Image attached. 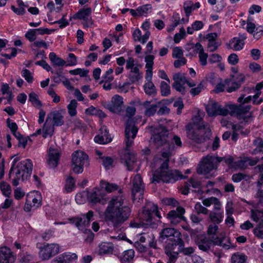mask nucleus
<instances>
[{
    "mask_svg": "<svg viewBox=\"0 0 263 263\" xmlns=\"http://www.w3.org/2000/svg\"><path fill=\"white\" fill-rule=\"evenodd\" d=\"M123 103L122 97L119 95H115L112 98L111 103L108 105V108L110 111L118 114L122 110Z\"/></svg>",
    "mask_w": 263,
    "mask_h": 263,
    "instance_id": "21",
    "label": "nucleus"
},
{
    "mask_svg": "<svg viewBox=\"0 0 263 263\" xmlns=\"http://www.w3.org/2000/svg\"><path fill=\"white\" fill-rule=\"evenodd\" d=\"M160 235V238L162 240L165 238H167V239H173L178 236H181V234L174 228H165L161 231Z\"/></svg>",
    "mask_w": 263,
    "mask_h": 263,
    "instance_id": "27",
    "label": "nucleus"
},
{
    "mask_svg": "<svg viewBox=\"0 0 263 263\" xmlns=\"http://www.w3.org/2000/svg\"><path fill=\"white\" fill-rule=\"evenodd\" d=\"M145 92L149 96L155 95L156 89L152 81L147 82L143 86Z\"/></svg>",
    "mask_w": 263,
    "mask_h": 263,
    "instance_id": "39",
    "label": "nucleus"
},
{
    "mask_svg": "<svg viewBox=\"0 0 263 263\" xmlns=\"http://www.w3.org/2000/svg\"><path fill=\"white\" fill-rule=\"evenodd\" d=\"M184 213V208L177 206L176 210H171L168 213L167 218L172 225H177L181 221L185 220L183 216Z\"/></svg>",
    "mask_w": 263,
    "mask_h": 263,
    "instance_id": "14",
    "label": "nucleus"
},
{
    "mask_svg": "<svg viewBox=\"0 0 263 263\" xmlns=\"http://www.w3.org/2000/svg\"><path fill=\"white\" fill-rule=\"evenodd\" d=\"M135 256V251L133 249H129L124 251L120 257L121 263H130Z\"/></svg>",
    "mask_w": 263,
    "mask_h": 263,
    "instance_id": "35",
    "label": "nucleus"
},
{
    "mask_svg": "<svg viewBox=\"0 0 263 263\" xmlns=\"http://www.w3.org/2000/svg\"><path fill=\"white\" fill-rule=\"evenodd\" d=\"M103 165L106 168L109 169L112 166L113 160L110 157H102L101 158Z\"/></svg>",
    "mask_w": 263,
    "mask_h": 263,
    "instance_id": "54",
    "label": "nucleus"
},
{
    "mask_svg": "<svg viewBox=\"0 0 263 263\" xmlns=\"http://www.w3.org/2000/svg\"><path fill=\"white\" fill-rule=\"evenodd\" d=\"M157 105L156 104H151L149 107L145 109L144 114L147 117L153 116L156 112L157 109Z\"/></svg>",
    "mask_w": 263,
    "mask_h": 263,
    "instance_id": "55",
    "label": "nucleus"
},
{
    "mask_svg": "<svg viewBox=\"0 0 263 263\" xmlns=\"http://www.w3.org/2000/svg\"><path fill=\"white\" fill-rule=\"evenodd\" d=\"M88 201L92 204L100 203L105 204L106 203V200L105 198V194L102 190L99 188H93L91 192L87 194Z\"/></svg>",
    "mask_w": 263,
    "mask_h": 263,
    "instance_id": "13",
    "label": "nucleus"
},
{
    "mask_svg": "<svg viewBox=\"0 0 263 263\" xmlns=\"http://www.w3.org/2000/svg\"><path fill=\"white\" fill-rule=\"evenodd\" d=\"M172 135L164 127L160 126L156 129L152 139L157 149L161 151L162 157L171 156L175 149V146L171 143Z\"/></svg>",
    "mask_w": 263,
    "mask_h": 263,
    "instance_id": "2",
    "label": "nucleus"
},
{
    "mask_svg": "<svg viewBox=\"0 0 263 263\" xmlns=\"http://www.w3.org/2000/svg\"><path fill=\"white\" fill-rule=\"evenodd\" d=\"M32 167L33 164L30 159H26L18 163L11 175V177H13L12 181L13 185L17 186L20 180L24 181L30 177L32 173Z\"/></svg>",
    "mask_w": 263,
    "mask_h": 263,
    "instance_id": "4",
    "label": "nucleus"
},
{
    "mask_svg": "<svg viewBox=\"0 0 263 263\" xmlns=\"http://www.w3.org/2000/svg\"><path fill=\"white\" fill-rule=\"evenodd\" d=\"M49 118V115L48 116L43 129V137L44 138H46L48 136H51L54 132V125L53 124H49L47 123Z\"/></svg>",
    "mask_w": 263,
    "mask_h": 263,
    "instance_id": "37",
    "label": "nucleus"
},
{
    "mask_svg": "<svg viewBox=\"0 0 263 263\" xmlns=\"http://www.w3.org/2000/svg\"><path fill=\"white\" fill-rule=\"evenodd\" d=\"M183 54V50L180 47H176L174 48L172 53V56L174 58H182Z\"/></svg>",
    "mask_w": 263,
    "mask_h": 263,
    "instance_id": "63",
    "label": "nucleus"
},
{
    "mask_svg": "<svg viewBox=\"0 0 263 263\" xmlns=\"http://www.w3.org/2000/svg\"><path fill=\"white\" fill-rule=\"evenodd\" d=\"M61 155V151L59 148H54L51 146L49 148L47 163L50 168H55L58 166Z\"/></svg>",
    "mask_w": 263,
    "mask_h": 263,
    "instance_id": "16",
    "label": "nucleus"
},
{
    "mask_svg": "<svg viewBox=\"0 0 263 263\" xmlns=\"http://www.w3.org/2000/svg\"><path fill=\"white\" fill-rule=\"evenodd\" d=\"M154 56L153 55H148L145 57V62H146L145 68L153 69L154 65Z\"/></svg>",
    "mask_w": 263,
    "mask_h": 263,
    "instance_id": "61",
    "label": "nucleus"
},
{
    "mask_svg": "<svg viewBox=\"0 0 263 263\" xmlns=\"http://www.w3.org/2000/svg\"><path fill=\"white\" fill-rule=\"evenodd\" d=\"M78 105V103L76 100H72L70 103L67 106L68 111L69 115L71 117L77 115V111L76 110Z\"/></svg>",
    "mask_w": 263,
    "mask_h": 263,
    "instance_id": "45",
    "label": "nucleus"
},
{
    "mask_svg": "<svg viewBox=\"0 0 263 263\" xmlns=\"http://www.w3.org/2000/svg\"><path fill=\"white\" fill-rule=\"evenodd\" d=\"M251 218L255 222L263 221V210H251Z\"/></svg>",
    "mask_w": 263,
    "mask_h": 263,
    "instance_id": "46",
    "label": "nucleus"
},
{
    "mask_svg": "<svg viewBox=\"0 0 263 263\" xmlns=\"http://www.w3.org/2000/svg\"><path fill=\"white\" fill-rule=\"evenodd\" d=\"M190 186L194 189H198L199 191H200L201 188L200 182L194 178H191L188 182L185 183L182 193L184 195H187L189 193Z\"/></svg>",
    "mask_w": 263,
    "mask_h": 263,
    "instance_id": "30",
    "label": "nucleus"
},
{
    "mask_svg": "<svg viewBox=\"0 0 263 263\" xmlns=\"http://www.w3.org/2000/svg\"><path fill=\"white\" fill-rule=\"evenodd\" d=\"M36 34L34 29H29L25 34V36L30 42H35L36 39Z\"/></svg>",
    "mask_w": 263,
    "mask_h": 263,
    "instance_id": "58",
    "label": "nucleus"
},
{
    "mask_svg": "<svg viewBox=\"0 0 263 263\" xmlns=\"http://www.w3.org/2000/svg\"><path fill=\"white\" fill-rule=\"evenodd\" d=\"M0 188L3 194L6 197H9L11 193V186L6 182H2L0 184Z\"/></svg>",
    "mask_w": 263,
    "mask_h": 263,
    "instance_id": "51",
    "label": "nucleus"
},
{
    "mask_svg": "<svg viewBox=\"0 0 263 263\" xmlns=\"http://www.w3.org/2000/svg\"><path fill=\"white\" fill-rule=\"evenodd\" d=\"M1 91L3 95H7L5 97L8 102L10 103L12 99L11 92L10 91V87L7 84H3L1 86Z\"/></svg>",
    "mask_w": 263,
    "mask_h": 263,
    "instance_id": "42",
    "label": "nucleus"
},
{
    "mask_svg": "<svg viewBox=\"0 0 263 263\" xmlns=\"http://www.w3.org/2000/svg\"><path fill=\"white\" fill-rule=\"evenodd\" d=\"M91 13V9L90 8H83L76 13L73 16V18L75 20H82L86 22L91 24L92 21L90 17Z\"/></svg>",
    "mask_w": 263,
    "mask_h": 263,
    "instance_id": "23",
    "label": "nucleus"
},
{
    "mask_svg": "<svg viewBox=\"0 0 263 263\" xmlns=\"http://www.w3.org/2000/svg\"><path fill=\"white\" fill-rule=\"evenodd\" d=\"M165 253L168 258L167 263H175L180 253L177 251L175 252L165 251Z\"/></svg>",
    "mask_w": 263,
    "mask_h": 263,
    "instance_id": "50",
    "label": "nucleus"
},
{
    "mask_svg": "<svg viewBox=\"0 0 263 263\" xmlns=\"http://www.w3.org/2000/svg\"><path fill=\"white\" fill-rule=\"evenodd\" d=\"M194 208L198 215L200 214H203L204 215L208 214L209 210L206 208L202 206L200 202L196 203Z\"/></svg>",
    "mask_w": 263,
    "mask_h": 263,
    "instance_id": "53",
    "label": "nucleus"
},
{
    "mask_svg": "<svg viewBox=\"0 0 263 263\" xmlns=\"http://www.w3.org/2000/svg\"><path fill=\"white\" fill-rule=\"evenodd\" d=\"M22 75L28 83H31L32 82L33 77L29 70L27 69H23L22 71Z\"/></svg>",
    "mask_w": 263,
    "mask_h": 263,
    "instance_id": "60",
    "label": "nucleus"
},
{
    "mask_svg": "<svg viewBox=\"0 0 263 263\" xmlns=\"http://www.w3.org/2000/svg\"><path fill=\"white\" fill-rule=\"evenodd\" d=\"M217 163H222L228 165L229 166H233L234 158L230 155H226L224 157L215 156Z\"/></svg>",
    "mask_w": 263,
    "mask_h": 263,
    "instance_id": "38",
    "label": "nucleus"
},
{
    "mask_svg": "<svg viewBox=\"0 0 263 263\" xmlns=\"http://www.w3.org/2000/svg\"><path fill=\"white\" fill-rule=\"evenodd\" d=\"M186 129L187 137L197 143H203L211 135L210 128L194 127L191 123L186 126Z\"/></svg>",
    "mask_w": 263,
    "mask_h": 263,
    "instance_id": "7",
    "label": "nucleus"
},
{
    "mask_svg": "<svg viewBox=\"0 0 263 263\" xmlns=\"http://www.w3.org/2000/svg\"><path fill=\"white\" fill-rule=\"evenodd\" d=\"M204 116L203 112L198 111L197 115L192 119L194 127H200L201 128H210L208 124H205L203 120Z\"/></svg>",
    "mask_w": 263,
    "mask_h": 263,
    "instance_id": "29",
    "label": "nucleus"
},
{
    "mask_svg": "<svg viewBox=\"0 0 263 263\" xmlns=\"http://www.w3.org/2000/svg\"><path fill=\"white\" fill-rule=\"evenodd\" d=\"M245 95H241L237 100V101L240 103L239 105H236V106H249L250 108L248 110V111L242 112V114L239 116L238 115H235L237 116V118L239 119H243L245 121H247L249 117L251 116V113L250 112V110L251 109V106L250 105H245V104L248 103L250 102L252 97L251 96H249L246 98H245Z\"/></svg>",
    "mask_w": 263,
    "mask_h": 263,
    "instance_id": "20",
    "label": "nucleus"
},
{
    "mask_svg": "<svg viewBox=\"0 0 263 263\" xmlns=\"http://www.w3.org/2000/svg\"><path fill=\"white\" fill-rule=\"evenodd\" d=\"M173 19L172 23L170 24L167 28V30L168 32H171L173 31L174 29L181 23L180 17L178 14L173 15Z\"/></svg>",
    "mask_w": 263,
    "mask_h": 263,
    "instance_id": "48",
    "label": "nucleus"
},
{
    "mask_svg": "<svg viewBox=\"0 0 263 263\" xmlns=\"http://www.w3.org/2000/svg\"><path fill=\"white\" fill-rule=\"evenodd\" d=\"M76 187V181L71 176H69L66 180L65 189L67 192H71Z\"/></svg>",
    "mask_w": 263,
    "mask_h": 263,
    "instance_id": "44",
    "label": "nucleus"
},
{
    "mask_svg": "<svg viewBox=\"0 0 263 263\" xmlns=\"http://www.w3.org/2000/svg\"><path fill=\"white\" fill-rule=\"evenodd\" d=\"M161 93L163 96H167L171 93V88L169 84L162 81L160 84Z\"/></svg>",
    "mask_w": 263,
    "mask_h": 263,
    "instance_id": "49",
    "label": "nucleus"
},
{
    "mask_svg": "<svg viewBox=\"0 0 263 263\" xmlns=\"http://www.w3.org/2000/svg\"><path fill=\"white\" fill-rule=\"evenodd\" d=\"M72 171L76 174L82 173L84 166L89 164L88 156L83 151H77L72 155Z\"/></svg>",
    "mask_w": 263,
    "mask_h": 263,
    "instance_id": "8",
    "label": "nucleus"
},
{
    "mask_svg": "<svg viewBox=\"0 0 263 263\" xmlns=\"http://www.w3.org/2000/svg\"><path fill=\"white\" fill-rule=\"evenodd\" d=\"M124 162L128 171H132L134 168L135 163L137 161V158L135 154L128 152L124 154L121 158Z\"/></svg>",
    "mask_w": 263,
    "mask_h": 263,
    "instance_id": "25",
    "label": "nucleus"
},
{
    "mask_svg": "<svg viewBox=\"0 0 263 263\" xmlns=\"http://www.w3.org/2000/svg\"><path fill=\"white\" fill-rule=\"evenodd\" d=\"M196 243L200 250L206 252H208L215 245L214 241L203 236L198 237Z\"/></svg>",
    "mask_w": 263,
    "mask_h": 263,
    "instance_id": "22",
    "label": "nucleus"
},
{
    "mask_svg": "<svg viewBox=\"0 0 263 263\" xmlns=\"http://www.w3.org/2000/svg\"><path fill=\"white\" fill-rule=\"evenodd\" d=\"M77 259L76 254L65 252L54 257L50 263H77Z\"/></svg>",
    "mask_w": 263,
    "mask_h": 263,
    "instance_id": "17",
    "label": "nucleus"
},
{
    "mask_svg": "<svg viewBox=\"0 0 263 263\" xmlns=\"http://www.w3.org/2000/svg\"><path fill=\"white\" fill-rule=\"evenodd\" d=\"M184 246V242L181 236H178L173 239H167L164 248L165 251L175 252H179L182 247Z\"/></svg>",
    "mask_w": 263,
    "mask_h": 263,
    "instance_id": "15",
    "label": "nucleus"
},
{
    "mask_svg": "<svg viewBox=\"0 0 263 263\" xmlns=\"http://www.w3.org/2000/svg\"><path fill=\"white\" fill-rule=\"evenodd\" d=\"M88 71L77 68L74 70L69 71V73L73 75H80L81 77H86L88 74Z\"/></svg>",
    "mask_w": 263,
    "mask_h": 263,
    "instance_id": "62",
    "label": "nucleus"
},
{
    "mask_svg": "<svg viewBox=\"0 0 263 263\" xmlns=\"http://www.w3.org/2000/svg\"><path fill=\"white\" fill-rule=\"evenodd\" d=\"M49 58L53 65L57 66H63L65 64L64 60L57 57L54 52H50L49 55Z\"/></svg>",
    "mask_w": 263,
    "mask_h": 263,
    "instance_id": "41",
    "label": "nucleus"
},
{
    "mask_svg": "<svg viewBox=\"0 0 263 263\" xmlns=\"http://www.w3.org/2000/svg\"><path fill=\"white\" fill-rule=\"evenodd\" d=\"M173 80H174V83L179 84L180 85H184L185 84H187L190 87H193L195 86V83L187 79L183 73H175L173 76Z\"/></svg>",
    "mask_w": 263,
    "mask_h": 263,
    "instance_id": "28",
    "label": "nucleus"
},
{
    "mask_svg": "<svg viewBox=\"0 0 263 263\" xmlns=\"http://www.w3.org/2000/svg\"><path fill=\"white\" fill-rule=\"evenodd\" d=\"M245 42L240 41V40H237V38L236 37H234L230 41L231 48L235 51H239L241 50L243 48Z\"/></svg>",
    "mask_w": 263,
    "mask_h": 263,
    "instance_id": "40",
    "label": "nucleus"
},
{
    "mask_svg": "<svg viewBox=\"0 0 263 263\" xmlns=\"http://www.w3.org/2000/svg\"><path fill=\"white\" fill-rule=\"evenodd\" d=\"M52 73H54V75L53 76L52 79L54 82L56 83H60L65 79L64 76L63 75L62 72L61 71H56L53 72L51 71Z\"/></svg>",
    "mask_w": 263,
    "mask_h": 263,
    "instance_id": "57",
    "label": "nucleus"
},
{
    "mask_svg": "<svg viewBox=\"0 0 263 263\" xmlns=\"http://www.w3.org/2000/svg\"><path fill=\"white\" fill-rule=\"evenodd\" d=\"M152 8L151 5L147 4L139 7L137 8V11L139 15H145L148 13L149 10Z\"/></svg>",
    "mask_w": 263,
    "mask_h": 263,
    "instance_id": "52",
    "label": "nucleus"
},
{
    "mask_svg": "<svg viewBox=\"0 0 263 263\" xmlns=\"http://www.w3.org/2000/svg\"><path fill=\"white\" fill-rule=\"evenodd\" d=\"M143 77L142 73L140 72L138 66H135L132 68L128 73V79L132 83H135L142 79Z\"/></svg>",
    "mask_w": 263,
    "mask_h": 263,
    "instance_id": "32",
    "label": "nucleus"
},
{
    "mask_svg": "<svg viewBox=\"0 0 263 263\" xmlns=\"http://www.w3.org/2000/svg\"><path fill=\"white\" fill-rule=\"evenodd\" d=\"M215 245H218L223 249L228 250L235 246L232 244L230 239L226 236H221L220 238L217 237L214 240Z\"/></svg>",
    "mask_w": 263,
    "mask_h": 263,
    "instance_id": "31",
    "label": "nucleus"
},
{
    "mask_svg": "<svg viewBox=\"0 0 263 263\" xmlns=\"http://www.w3.org/2000/svg\"><path fill=\"white\" fill-rule=\"evenodd\" d=\"M229 82L230 81H228V80H226L225 81L226 84L228 86V88L227 89V91L228 92H231L232 91H234L236 90L237 89H238L240 86V83H236V82H232L231 83V85L229 86Z\"/></svg>",
    "mask_w": 263,
    "mask_h": 263,
    "instance_id": "59",
    "label": "nucleus"
},
{
    "mask_svg": "<svg viewBox=\"0 0 263 263\" xmlns=\"http://www.w3.org/2000/svg\"><path fill=\"white\" fill-rule=\"evenodd\" d=\"M246 257L243 254L236 253L232 255L231 257L232 263H245Z\"/></svg>",
    "mask_w": 263,
    "mask_h": 263,
    "instance_id": "43",
    "label": "nucleus"
},
{
    "mask_svg": "<svg viewBox=\"0 0 263 263\" xmlns=\"http://www.w3.org/2000/svg\"><path fill=\"white\" fill-rule=\"evenodd\" d=\"M60 252L58 243H46L40 248L39 257L43 260H48Z\"/></svg>",
    "mask_w": 263,
    "mask_h": 263,
    "instance_id": "11",
    "label": "nucleus"
},
{
    "mask_svg": "<svg viewBox=\"0 0 263 263\" xmlns=\"http://www.w3.org/2000/svg\"><path fill=\"white\" fill-rule=\"evenodd\" d=\"M100 186L108 193L118 191V194L113 196L108 202L103 216L105 221L110 223L114 228H118L128 219L130 215L131 210L127 205L126 197L122 190L115 183L101 181Z\"/></svg>",
    "mask_w": 263,
    "mask_h": 263,
    "instance_id": "1",
    "label": "nucleus"
},
{
    "mask_svg": "<svg viewBox=\"0 0 263 263\" xmlns=\"http://www.w3.org/2000/svg\"><path fill=\"white\" fill-rule=\"evenodd\" d=\"M93 212L89 211L86 215H82L80 217L70 218L67 219L69 223L74 224L75 226L82 232L86 230L93 220Z\"/></svg>",
    "mask_w": 263,
    "mask_h": 263,
    "instance_id": "9",
    "label": "nucleus"
},
{
    "mask_svg": "<svg viewBox=\"0 0 263 263\" xmlns=\"http://www.w3.org/2000/svg\"><path fill=\"white\" fill-rule=\"evenodd\" d=\"M162 203L166 205H171L172 206H179V203L174 198H166L162 200Z\"/></svg>",
    "mask_w": 263,
    "mask_h": 263,
    "instance_id": "56",
    "label": "nucleus"
},
{
    "mask_svg": "<svg viewBox=\"0 0 263 263\" xmlns=\"http://www.w3.org/2000/svg\"><path fill=\"white\" fill-rule=\"evenodd\" d=\"M191 48L196 50L199 54V62L202 66H205L207 63L208 54L204 52V49L200 43L196 44H191Z\"/></svg>",
    "mask_w": 263,
    "mask_h": 263,
    "instance_id": "24",
    "label": "nucleus"
},
{
    "mask_svg": "<svg viewBox=\"0 0 263 263\" xmlns=\"http://www.w3.org/2000/svg\"><path fill=\"white\" fill-rule=\"evenodd\" d=\"M29 101L35 107H40L42 105L41 101L39 100L37 95L32 92L29 95Z\"/></svg>",
    "mask_w": 263,
    "mask_h": 263,
    "instance_id": "47",
    "label": "nucleus"
},
{
    "mask_svg": "<svg viewBox=\"0 0 263 263\" xmlns=\"http://www.w3.org/2000/svg\"><path fill=\"white\" fill-rule=\"evenodd\" d=\"M114 245L108 242H102L99 246L98 254L99 255L112 254L114 251Z\"/></svg>",
    "mask_w": 263,
    "mask_h": 263,
    "instance_id": "33",
    "label": "nucleus"
},
{
    "mask_svg": "<svg viewBox=\"0 0 263 263\" xmlns=\"http://www.w3.org/2000/svg\"><path fill=\"white\" fill-rule=\"evenodd\" d=\"M254 235L259 238H263V225L260 224L259 227L253 230Z\"/></svg>",
    "mask_w": 263,
    "mask_h": 263,
    "instance_id": "64",
    "label": "nucleus"
},
{
    "mask_svg": "<svg viewBox=\"0 0 263 263\" xmlns=\"http://www.w3.org/2000/svg\"><path fill=\"white\" fill-rule=\"evenodd\" d=\"M15 259V256L8 247H0V263H14Z\"/></svg>",
    "mask_w": 263,
    "mask_h": 263,
    "instance_id": "19",
    "label": "nucleus"
},
{
    "mask_svg": "<svg viewBox=\"0 0 263 263\" xmlns=\"http://www.w3.org/2000/svg\"><path fill=\"white\" fill-rule=\"evenodd\" d=\"M112 138L109 134L108 130L105 125H103L101 127L99 134L94 138L95 142L100 144L108 143L110 142Z\"/></svg>",
    "mask_w": 263,
    "mask_h": 263,
    "instance_id": "18",
    "label": "nucleus"
},
{
    "mask_svg": "<svg viewBox=\"0 0 263 263\" xmlns=\"http://www.w3.org/2000/svg\"><path fill=\"white\" fill-rule=\"evenodd\" d=\"M211 220L216 224L220 223L223 220V212L211 211L209 214Z\"/></svg>",
    "mask_w": 263,
    "mask_h": 263,
    "instance_id": "36",
    "label": "nucleus"
},
{
    "mask_svg": "<svg viewBox=\"0 0 263 263\" xmlns=\"http://www.w3.org/2000/svg\"><path fill=\"white\" fill-rule=\"evenodd\" d=\"M132 194L133 200L142 199L145 185L139 174H137L132 181Z\"/></svg>",
    "mask_w": 263,
    "mask_h": 263,
    "instance_id": "12",
    "label": "nucleus"
},
{
    "mask_svg": "<svg viewBox=\"0 0 263 263\" xmlns=\"http://www.w3.org/2000/svg\"><path fill=\"white\" fill-rule=\"evenodd\" d=\"M186 178L180 171L176 170L156 171L153 174L152 182L159 183L162 181L165 183H174L179 179Z\"/></svg>",
    "mask_w": 263,
    "mask_h": 263,
    "instance_id": "6",
    "label": "nucleus"
},
{
    "mask_svg": "<svg viewBox=\"0 0 263 263\" xmlns=\"http://www.w3.org/2000/svg\"><path fill=\"white\" fill-rule=\"evenodd\" d=\"M51 117L53 120V125L54 126H61L63 125L64 121L63 120V114L62 111H55L50 114Z\"/></svg>",
    "mask_w": 263,
    "mask_h": 263,
    "instance_id": "34",
    "label": "nucleus"
},
{
    "mask_svg": "<svg viewBox=\"0 0 263 263\" xmlns=\"http://www.w3.org/2000/svg\"><path fill=\"white\" fill-rule=\"evenodd\" d=\"M152 211V204L147 205L146 206L144 207L143 210L141 218L143 221H145V223H144L145 225L151 226L152 224L153 213Z\"/></svg>",
    "mask_w": 263,
    "mask_h": 263,
    "instance_id": "26",
    "label": "nucleus"
},
{
    "mask_svg": "<svg viewBox=\"0 0 263 263\" xmlns=\"http://www.w3.org/2000/svg\"><path fill=\"white\" fill-rule=\"evenodd\" d=\"M249 106H236L235 104H229L224 107H221L217 102L211 101L206 106V110L210 116L221 115L226 116L228 114L231 116L238 115L240 116L242 112L248 111Z\"/></svg>",
    "mask_w": 263,
    "mask_h": 263,
    "instance_id": "3",
    "label": "nucleus"
},
{
    "mask_svg": "<svg viewBox=\"0 0 263 263\" xmlns=\"http://www.w3.org/2000/svg\"><path fill=\"white\" fill-rule=\"evenodd\" d=\"M218 163L215 156L207 155L203 158L200 167L197 170L199 174H207L217 168Z\"/></svg>",
    "mask_w": 263,
    "mask_h": 263,
    "instance_id": "10",
    "label": "nucleus"
},
{
    "mask_svg": "<svg viewBox=\"0 0 263 263\" xmlns=\"http://www.w3.org/2000/svg\"><path fill=\"white\" fill-rule=\"evenodd\" d=\"M136 112V108L134 106H128L125 110V116L128 119L126 121L125 136V142L127 147H129L133 143V140L137 135L138 128L135 125L134 122L131 120Z\"/></svg>",
    "mask_w": 263,
    "mask_h": 263,
    "instance_id": "5",
    "label": "nucleus"
}]
</instances>
